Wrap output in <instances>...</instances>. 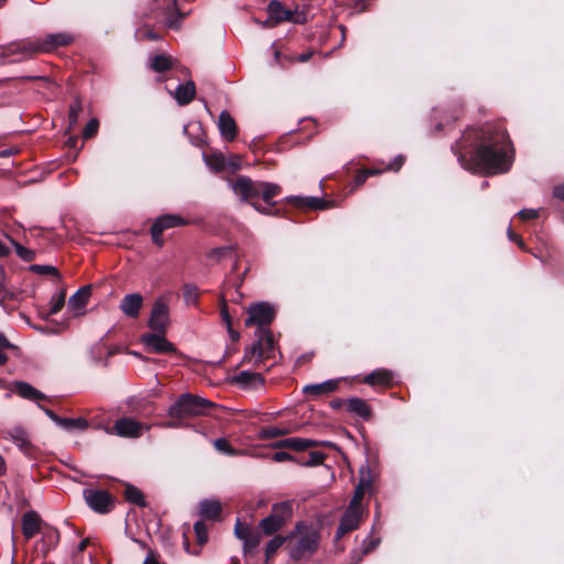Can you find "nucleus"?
Returning a JSON list of instances; mask_svg holds the SVG:
<instances>
[{
  "mask_svg": "<svg viewBox=\"0 0 564 564\" xmlns=\"http://www.w3.org/2000/svg\"><path fill=\"white\" fill-rule=\"evenodd\" d=\"M393 373L388 369H376L364 379V382L371 387H391L393 383Z\"/></svg>",
  "mask_w": 564,
  "mask_h": 564,
  "instance_id": "nucleus-22",
  "label": "nucleus"
},
{
  "mask_svg": "<svg viewBox=\"0 0 564 564\" xmlns=\"http://www.w3.org/2000/svg\"><path fill=\"white\" fill-rule=\"evenodd\" d=\"M286 200L300 209L318 210L327 207V202L317 197L290 196Z\"/></svg>",
  "mask_w": 564,
  "mask_h": 564,
  "instance_id": "nucleus-23",
  "label": "nucleus"
},
{
  "mask_svg": "<svg viewBox=\"0 0 564 564\" xmlns=\"http://www.w3.org/2000/svg\"><path fill=\"white\" fill-rule=\"evenodd\" d=\"M30 271L37 274H50L56 278H61L57 268L53 265L32 264Z\"/></svg>",
  "mask_w": 564,
  "mask_h": 564,
  "instance_id": "nucleus-49",
  "label": "nucleus"
},
{
  "mask_svg": "<svg viewBox=\"0 0 564 564\" xmlns=\"http://www.w3.org/2000/svg\"><path fill=\"white\" fill-rule=\"evenodd\" d=\"M65 296H66V292L62 291L61 293L55 294L52 297L51 307L48 308V311L46 313V317L50 316V315L57 314L64 307V305H65Z\"/></svg>",
  "mask_w": 564,
  "mask_h": 564,
  "instance_id": "nucleus-42",
  "label": "nucleus"
},
{
  "mask_svg": "<svg viewBox=\"0 0 564 564\" xmlns=\"http://www.w3.org/2000/svg\"><path fill=\"white\" fill-rule=\"evenodd\" d=\"M74 37L67 33L47 34L42 39L26 40L9 46H0L1 63H6V58L15 54L33 55L37 53H50L57 47L67 46L72 44Z\"/></svg>",
  "mask_w": 564,
  "mask_h": 564,
  "instance_id": "nucleus-6",
  "label": "nucleus"
},
{
  "mask_svg": "<svg viewBox=\"0 0 564 564\" xmlns=\"http://www.w3.org/2000/svg\"><path fill=\"white\" fill-rule=\"evenodd\" d=\"M6 349H17V346L11 344L8 338L0 333V366H3L7 364L9 357L4 352Z\"/></svg>",
  "mask_w": 564,
  "mask_h": 564,
  "instance_id": "nucleus-47",
  "label": "nucleus"
},
{
  "mask_svg": "<svg viewBox=\"0 0 564 564\" xmlns=\"http://www.w3.org/2000/svg\"><path fill=\"white\" fill-rule=\"evenodd\" d=\"M404 162H405L404 155L399 154L383 167L380 166V167L359 170L357 172V174L355 175L354 180L351 181V183L349 184V186H350L349 191L354 192L357 188H359L360 186H362L369 176H377L387 171L398 172L403 166Z\"/></svg>",
  "mask_w": 564,
  "mask_h": 564,
  "instance_id": "nucleus-11",
  "label": "nucleus"
},
{
  "mask_svg": "<svg viewBox=\"0 0 564 564\" xmlns=\"http://www.w3.org/2000/svg\"><path fill=\"white\" fill-rule=\"evenodd\" d=\"M286 433H288V431L284 429H280L276 426H267L261 430L260 437L262 440H271V438H275L279 436H283Z\"/></svg>",
  "mask_w": 564,
  "mask_h": 564,
  "instance_id": "nucleus-46",
  "label": "nucleus"
},
{
  "mask_svg": "<svg viewBox=\"0 0 564 564\" xmlns=\"http://www.w3.org/2000/svg\"><path fill=\"white\" fill-rule=\"evenodd\" d=\"M288 536L289 555L297 562L310 560L318 551L322 540L321 529L305 521H299Z\"/></svg>",
  "mask_w": 564,
  "mask_h": 564,
  "instance_id": "nucleus-5",
  "label": "nucleus"
},
{
  "mask_svg": "<svg viewBox=\"0 0 564 564\" xmlns=\"http://www.w3.org/2000/svg\"><path fill=\"white\" fill-rule=\"evenodd\" d=\"M206 164L216 172L225 169V156L221 153L204 154Z\"/></svg>",
  "mask_w": 564,
  "mask_h": 564,
  "instance_id": "nucleus-39",
  "label": "nucleus"
},
{
  "mask_svg": "<svg viewBox=\"0 0 564 564\" xmlns=\"http://www.w3.org/2000/svg\"><path fill=\"white\" fill-rule=\"evenodd\" d=\"M553 196L555 198L564 202V183L554 186V188H553Z\"/></svg>",
  "mask_w": 564,
  "mask_h": 564,
  "instance_id": "nucleus-59",
  "label": "nucleus"
},
{
  "mask_svg": "<svg viewBox=\"0 0 564 564\" xmlns=\"http://www.w3.org/2000/svg\"><path fill=\"white\" fill-rule=\"evenodd\" d=\"M234 248L231 246L214 248L209 252V258L220 260L221 258L231 254Z\"/></svg>",
  "mask_w": 564,
  "mask_h": 564,
  "instance_id": "nucleus-51",
  "label": "nucleus"
},
{
  "mask_svg": "<svg viewBox=\"0 0 564 564\" xmlns=\"http://www.w3.org/2000/svg\"><path fill=\"white\" fill-rule=\"evenodd\" d=\"M215 406L212 401L193 393H182L178 395V426L183 424L186 417L202 416L209 413Z\"/></svg>",
  "mask_w": 564,
  "mask_h": 564,
  "instance_id": "nucleus-8",
  "label": "nucleus"
},
{
  "mask_svg": "<svg viewBox=\"0 0 564 564\" xmlns=\"http://www.w3.org/2000/svg\"><path fill=\"white\" fill-rule=\"evenodd\" d=\"M220 315H221L223 321L226 323L227 328H230V325L232 324V319L229 314L228 305L224 299L221 300V304H220Z\"/></svg>",
  "mask_w": 564,
  "mask_h": 564,
  "instance_id": "nucleus-54",
  "label": "nucleus"
},
{
  "mask_svg": "<svg viewBox=\"0 0 564 564\" xmlns=\"http://www.w3.org/2000/svg\"><path fill=\"white\" fill-rule=\"evenodd\" d=\"M150 332L140 336L148 352L165 354L175 350L173 343L166 339V333L170 327L169 305L164 297H159L153 303L151 314L148 321Z\"/></svg>",
  "mask_w": 564,
  "mask_h": 564,
  "instance_id": "nucleus-4",
  "label": "nucleus"
},
{
  "mask_svg": "<svg viewBox=\"0 0 564 564\" xmlns=\"http://www.w3.org/2000/svg\"><path fill=\"white\" fill-rule=\"evenodd\" d=\"M194 533L196 539V545L192 549L188 538V532L183 531V547L188 554L198 555L202 547L208 542V528L204 520H198L194 523Z\"/></svg>",
  "mask_w": 564,
  "mask_h": 564,
  "instance_id": "nucleus-12",
  "label": "nucleus"
},
{
  "mask_svg": "<svg viewBox=\"0 0 564 564\" xmlns=\"http://www.w3.org/2000/svg\"><path fill=\"white\" fill-rule=\"evenodd\" d=\"M292 517V501L286 500L273 503L270 514L259 522V529L264 535L271 536L280 531L288 522H290Z\"/></svg>",
  "mask_w": 564,
  "mask_h": 564,
  "instance_id": "nucleus-7",
  "label": "nucleus"
},
{
  "mask_svg": "<svg viewBox=\"0 0 564 564\" xmlns=\"http://www.w3.org/2000/svg\"><path fill=\"white\" fill-rule=\"evenodd\" d=\"M173 66L172 58L166 55H156L152 58L151 67L156 73H164Z\"/></svg>",
  "mask_w": 564,
  "mask_h": 564,
  "instance_id": "nucleus-36",
  "label": "nucleus"
},
{
  "mask_svg": "<svg viewBox=\"0 0 564 564\" xmlns=\"http://www.w3.org/2000/svg\"><path fill=\"white\" fill-rule=\"evenodd\" d=\"M347 411L358 415L364 421H370L372 417V410L370 405L360 398L347 399Z\"/></svg>",
  "mask_w": 564,
  "mask_h": 564,
  "instance_id": "nucleus-25",
  "label": "nucleus"
},
{
  "mask_svg": "<svg viewBox=\"0 0 564 564\" xmlns=\"http://www.w3.org/2000/svg\"><path fill=\"white\" fill-rule=\"evenodd\" d=\"M12 438L14 444L25 456L32 459L36 458L39 449L30 442V440L26 437L25 433L22 430H17L12 434Z\"/></svg>",
  "mask_w": 564,
  "mask_h": 564,
  "instance_id": "nucleus-27",
  "label": "nucleus"
},
{
  "mask_svg": "<svg viewBox=\"0 0 564 564\" xmlns=\"http://www.w3.org/2000/svg\"><path fill=\"white\" fill-rule=\"evenodd\" d=\"M231 188L242 202L249 203L257 212L271 215V207L275 206L272 199L282 192L280 185L270 182L252 181L248 176H238Z\"/></svg>",
  "mask_w": 564,
  "mask_h": 564,
  "instance_id": "nucleus-3",
  "label": "nucleus"
},
{
  "mask_svg": "<svg viewBox=\"0 0 564 564\" xmlns=\"http://www.w3.org/2000/svg\"><path fill=\"white\" fill-rule=\"evenodd\" d=\"M143 305V297L139 293H131L123 296L120 302V310L131 318H137Z\"/></svg>",
  "mask_w": 564,
  "mask_h": 564,
  "instance_id": "nucleus-20",
  "label": "nucleus"
},
{
  "mask_svg": "<svg viewBox=\"0 0 564 564\" xmlns=\"http://www.w3.org/2000/svg\"><path fill=\"white\" fill-rule=\"evenodd\" d=\"M91 285H85L77 290L68 301V307L73 311H80L83 310L91 295Z\"/></svg>",
  "mask_w": 564,
  "mask_h": 564,
  "instance_id": "nucleus-30",
  "label": "nucleus"
},
{
  "mask_svg": "<svg viewBox=\"0 0 564 564\" xmlns=\"http://www.w3.org/2000/svg\"><path fill=\"white\" fill-rule=\"evenodd\" d=\"M214 447L218 452H220L225 455H228V456L238 455V451L235 447H232V445L230 444V442L227 438H224V437L216 438L214 441Z\"/></svg>",
  "mask_w": 564,
  "mask_h": 564,
  "instance_id": "nucleus-41",
  "label": "nucleus"
},
{
  "mask_svg": "<svg viewBox=\"0 0 564 564\" xmlns=\"http://www.w3.org/2000/svg\"><path fill=\"white\" fill-rule=\"evenodd\" d=\"M59 531L55 528L45 525L42 538L39 542V550L43 556H46L59 543Z\"/></svg>",
  "mask_w": 564,
  "mask_h": 564,
  "instance_id": "nucleus-21",
  "label": "nucleus"
},
{
  "mask_svg": "<svg viewBox=\"0 0 564 564\" xmlns=\"http://www.w3.org/2000/svg\"><path fill=\"white\" fill-rule=\"evenodd\" d=\"M223 511L221 503L218 500H203L199 503V514L205 520L217 521Z\"/></svg>",
  "mask_w": 564,
  "mask_h": 564,
  "instance_id": "nucleus-28",
  "label": "nucleus"
},
{
  "mask_svg": "<svg viewBox=\"0 0 564 564\" xmlns=\"http://www.w3.org/2000/svg\"><path fill=\"white\" fill-rule=\"evenodd\" d=\"M329 405L332 409L334 410H340L343 406H346L347 408V400L345 399H333L330 402H329Z\"/></svg>",
  "mask_w": 564,
  "mask_h": 564,
  "instance_id": "nucleus-57",
  "label": "nucleus"
},
{
  "mask_svg": "<svg viewBox=\"0 0 564 564\" xmlns=\"http://www.w3.org/2000/svg\"><path fill=\"white\" fill-rule=\"evenodd\" d=\"M339 388V380L330 379L322 383L307 384L303 388V393L311 397H319L337 391Z\"/></svg>",
  "mask_w": 564,
  "mask_h": 564,
  "instance_id": "nucleus-24",
  "label": "nucleus"
},
{
  "mask_svg": "<svg viewBox=\"0 0 564 564\" xmlns=\"http://www.w3.org/2000/svg\"><path fill=\"white\" fill-rule=\"evenodd\" d=\"M261 530H256L248 538L243 540V553L245 555L252 553L261 542Z\"/></svg>",
  "mask_w": 564,
  "mask_h": 564,
  "instance_id": "nucleus-38",
  "label": "nucleus"
},
{
  "mask_svg": "<svg viewBox=\"0 0 564 564\" xmlns=\"http://www.w3.org/2000/svg\"><path fill=\"white\" fill-rule=\"evenodd\" d=\"M218 129L221 137L229 142L238 135L237 123L227 110H223L219 115Z\"/></svg>",
  "mask_w": 564,
  "mask_h": 564,
  "instance_id": "nucleus-19",
  "label": "nucleus"
},
{
  "mask_svg": "<svg viewBox=\"0 0 564 564\" xmlns=\"http://www.w3.org/2000/svg\"><path fill=\"white\" fill-rule=\"evenodd\" d=\"M300 457L297 456H294V455H291L286 452H283V451H279V452H275L272 456V459L274 462H278V463H282V462H294L296 463V459H299Z\"/></svg>",
  "mask_w": 564,
  "mask_h": 564,
  "instance_id": "nucleus-53",
  "label": "nucleus"
},
{
  "mask_svg": "<svg viewBox=\"0 0 564 564\" xmlns=\"http://www.w3.org/2000/svg\"><path fill=\"white\" fill-rule=\"evenodd\" d=\"M327 455L323 452L318 451H311L308 453V459H304L303 457H300L296 459V464L301 466H307V467H314L319 466L324 463Z\"/></svg>",
  "mask_w": 564,
  "mask_h": 564,
  "instance_id": "nucleus-35",
  "label": "nucleus"
},
{
  "mask_svg": "<svg viewBox=\"0 0 564 564\" xmlns=\"http://www.w3.org/2000/svg\"><path fill=\"white\" fill-rule=\"evenodd\" d=\"M508 236H509L510 240L517 242L520 248H522V249L524 248V242H523L522 238L519 235H517L511 228H509V230H508Z\"/></svg>",
  "mask_w": 564,
  "mask_h": 564,
  "instance_id": "nucleus-58",
  "label": "nucleus"
},
{
  "mask_svg": "<svg viewBox=\"0 0 564 564\" xmlns=\"http://www.w3.org/2000/svg\"><path fill=\"white\" fill-rule=\"evenodd\" d=\"M510 144L506 128L499 123L486 122L480 127L466 128L452 145V152L464 170L491 176L510 170Z\"/></svg>",
  "mask_w": 564,
  "mask_h": 564,
  "instance_id": "nucleus-1",
  "label": "nucleus"
},
{
  "mask_svg": "<svg viewBox=\"0 0 564 564\" xmlns=\"http://www.w3.org/2000/svg\"><path fill=\"white\" fill-rule=\"evenodd\" d=\"M314 54L313 51H310V52H305V53H302L300 54L296 59L300 62V63H306L307 61H310V58L312 57V55Z\"/></svg>",
  "mask_w": 564,
  "mask_h": 564,
  "instance_id": "nucleus-61",
  "label": "nucleus"
},
{
  "mask_svg": "<svg viewBox=\"0 0 564 564\" xmlns=\"http://www.w3.org/2000/svg\"><path fill=\"white\" fill-rule=\"evenodd\" d=\"M83 497L88 507L96 513L106 514L115 508L113 496L104 489L86 488Z\"/></svg>",
  "mask_w": 564,
  "mask_h": 564,
  "instance_id": "nucleus-10",
  "label": "nucleus"
},
{
  "mask_svg": "<svg viewBox=\"0 0 564 564\" xmlns=\"http://www.w3.org/2000/svg\"><path fill=\"white\" fill-rule=\"evenodd\" d=\"M372 486V481L370 475L362 476L355 488L354 496L348 505V507H352L354 509L361 510V501L365 497L366 491L370 490Z\"/></svg>",
  "mask_w": 564,
  "mask_h": 564,
  "instance_id": "nucleus-29",
  "label": "nucleus"
},
{
  "mask_svg": "<svg viewBox=\"0 0 564 564\" xmlns=\"http://www.w3.org/2000/svg\"><path fill=\"white\" fill-rule=\"evenodd\" d=\"M98 128H99L98 119H96V118L90 119L84 128L83 138L84 139L93 138L97 133Z\"/></svg>",
  "mask_w": 564,
  "mask_h": 564,
  "instance_id": "nucleus-50",
  "label": "nucleus"
},
{
  "mask_svg": "<svg viewBox=\"0 0 564 564\" xmlns=\"http://www.w3.org/2000/svg\"><path fill=\"white\" fill-rule=\"evenodd\" d=\"M361 521V510L347 507L340 518L339 525L336 531V539H341L347 533L359 528Z\"/></svg>",
  "mask_w": 564,
  "mask_h": 564,
  "instance_id": "nucleus-13",
  "label": "nucleus"
},
{
  "mask_svg": "<svg viewBox=\"0 0 564 564\" xmlns=\"http://www.w3.org/2000/svg\"><path fill=\"white\" fill-rule=\"evenodd\" d=\"M143 564H160V562L155 558L153 555V552L150 551L145 560L143 561Z\"/></svg>",
  "mask_w": 564,
  "mask_h": 564,
  "instance_id": "nucleus-63",
  "label": "nucleus"
},
{
  "mask_svg": "<svg viewBox=\"0 0 564 564\" xmlns=\"http://www.w3.org/2000/svg\"><path fill=\"white\" fill-rule=\"evenodd\" d=\"M18 153V150L14 148H8L0 151V158H9L13 154Z\"/></svg>",
  "mask_w": 564,
  "mask_h": 564,
  "instance_id": "nucleus-62",
  "label": "nucleus"
},
{
  "mask_svg": "<svg viewBox=\"0 0 564 564\" xmlns=\"http://www.w3.org/2000/svg\"><path fill=\"white\" fill-rule=\"evenodd\" d=\"M176 227V215H164L159 217L151 226V236L153 242L162 247L164 240L162 234L164 230Z\"/></svg>",
  "mask_w": 564,
  "mask_h": 564,
  "instance_id": "nucleus-15",
  "label": "nucleus"
},
{
  "mask_svg": "<svg viewBox=\"0 0 564 564\" xmlns=\"http://www.w3.org/2000/svg\"><path fill=\"white\" fill-rule=\"evenodd\" d=\"M319 442L310 440V438H303V437H289L284 438L278 442H274L271 446L272 448H286L295 452H303L312 447L318 446Z\"/></svg>",
  "mask_w": 564,
  "mask_h": 564,
  "instance_id": "nucleus-16",
  "label": "nucleus"
},
{
  "mask_svg": "<svg viewBox=\"0 0 564 564\" xmlns=\"http://www.w3.org/2000/svg\"><path fill=\"white\" fill-rule=\"evenodd\" d=\"M229 336L232 341H238L240 338V334L232 328V324L230 325V328H227Z\"/></svg>",
  "mask_w": 564,
  "mask_h": 564,
  "instance_id": "nucleus-64",
  "label": "nucleus"
},
{
  "mask_svg": "<svg viewBox=\"0 0 564 564\" xmlns=\"http://www.w3.org/2000/svg\"><path fill=\"white\" fill-rule=\"evenodd\" d=\"M518 216L522 220H531L539 217V212L536 209H522L518 213Z\"/></svg>",
  "mask_w": 564,
  "mask_h": 564,
  "instance_id": "nucleus-55",
  "label": "nucleus"
},
{
  "mask_svg": "<svg viewBox=\"0 0 564 564\" xmlns=\"http://www.w3.org/2000/svg\"><path fill=\"white\" fill-rule=\"evenodd\" d=\"M58 425L68 431L85 430L88 426V422L86 419H83V417H78V419L61 417Z\"/></svg>",
  "mask_w": 564,
  "mask_h": 564,
  "instance_id": "nucleus-37",
  "label": "nucleus"
},
{
  "mask_svg": "<svg viewBox=\"0 0 564 564\" xmlns=\"http://www.w3.org/2000/svg\"><path fill=\"white\" fill-rule=\"evenodd\" d=\"M200 292L194 284L186 283L183 285V299L187 306H197L199 302Z\"/></svg>",
  "mask_w": 564,
  "mask_h": 564,
  "instance_id": "nucleus-34",
  "label": "nucleus"
},
{
  "mask_svg": "<svg viewBox=\"0 0 564 564\" xmlns=\"http://www.w3.org/2000/svg\"><path fill=\"white\" fill-rule=\"evenodd\" d=\"M137 37L139 40H151L155 41L159 39V35L149 26H143L137 31Z\"/></svg>",
  "mask_w": 564,
  "mask_h": 564,
  "instance_id": "nucleus-52",
  "label": "nucleus"
},
{
  "mask_svg": "<svg viewBox=\"0 0 564 564\" xmlns=\"http://www.w3.org/2000/svg\"><path fill=\"white\" fill-rule=\"evenodd\" d=\"M254 531L256 529L251 528L249 524L242 523L239 519L235 524V535L241 541H243Z\"/></svg>",
  "mask_w": 564,
  "mask_h": 564,
  "instance_id": "nucleus-48",
  "label": "nucleus"
},
{
  "mask_svg": "<svg viewBox=\"0 0 564 564\" xmlns=\"http://www.w3.org/2000/svg\"><path fill=\"white\" fill-rule=\"evenodd\" d=\"M378 543V540H371L367 545L364 546L362 554L367 555L372 552L377 547Z\"/></svg>",
  "mask_w": 564,
  "mask_h": 564,
  "instance_id": "nucleus-60",
  "label": "nucleus"
},
{
  "mask_svg": "<svg viewBox=\"0 0 564 564\" xmlns=\"http://www.w3.org/2000/svg\"><path fill=\"white\" fill-rule=\"evenodd\" d=\"M275 316L276 311L274 306L268 302H259L249 307L245 325L246 327L257 326L254 332L257 339L250 347L246 348L242 362H250L254 360V364L257 365L271 358V354L275 347V341L273 333L268 328V326L272 324Z\"/></svg>",
  "mask_w": 564,
  "mask_h": 564,
  "instance_id": "nucleus-2",
  "label": "nucleus"
},
{
  "mask_svg": "<svg viewBox=\"0 0 564 564\" xmlns=\"http://www.w3.org/2000/svg\"><path fill=\"white\" fill-rule=\"evenodd\" d=\"M13 391L18 395L26 400L39 401L47 399V397L44 393H42L40 390L35 389L33 386L24 381H15L13 383Z\"/></svg>",
  "mask_w": 564,
  "mask_h": 564,
  "instance_id": "nucleus-26",
  "label": "nucleus"
},
{
  "mask_svg": "<svg viewBox=\"0 0 564 564\" xmlns=\"http://www.w3.org/2000/svg\"><path fill=\"white\" fill-rule=\"evenodd\" d=\"M196 98V85L192 79L178 84V106H186Z\"/></svg>",
  "mask_w": 564,
  "mask_h": 564,
  "instance_id": "nucleus-32",
  "label": "nucleus"
},
{
  "mask_svg": "<svg viewBox=\"0 0 564 564\" xmlns=\"http://www.w3.org/2000/svg\"><path fill=\"white\" fill-rule=\"evenodd\" d=\"M11 243L14 246L17 254L25 262H31L35 259L36 253L34 250L28 249L10 238Z\"/></svg>",
  "mask_w": 564,
  "mask_h": 564,
  "instance_id": "nucleus-43",
  "label": "nucleus"
},
{
  "mask_svg": "<svg viewBox=\"0 0 564 564\" xmlns=\"http://www.w3.org/2000/svg\"><path fill=\"white\" fill-rule=\"evenodd\" d=\"M284 21L303 24L306 22V14L296 10H290L280 1L272 0L268 6V19L263 22V25L273 28Z\"/></svg>",
  "mask_w": 564,
  "mask_h": 564,
  "instance_id": "nucleus-9",
  "label": "nucleus"
},
{
  "mask_svg": "<svg viewBox=\"0 0 564 564\" xmlns=\"http://www.w3.org/2000/svg\"><path fill=\"white\" fill-rule=\"evenodd\" d=\"M115 430L120 436L138 437L142 434L143 424L131 417H122L116 422Z\"/></svg>",
  "mask_w": 564,
  "mask_h": 564,
  "instance_id": "nucleus-18",
  "label": "nucleus"
},
{
  "mask_svg": "<svg viewBox=\"0 0 564 564\" xmlns=\"http://www.w3.org/2000/svg\"><path fill=\"white\" fill-rule=\"evenodd\" d=\"M264 377L259 372L240 371L232 378V383L239 386L243 390H258L264 386Z\"/></svg>",
  "mask_w": 564,
  "mask_h": 564,
  "instance_id": "nucleus-14",
  "label": "nucleus"
},
{
  "mask_svg": "<svg viewBox=\"0 0 564 564\" xmlns=\"http://www.w3.org/2000/svg\"><path fill=\"white\" fill-rule=\"evenodd\" d=\"M82 111H83L82 100L78 97H76L75 100L69 106V111H68L69 127H74L75 124H77L79 115L82 113Z\"/></svg>",
  "mask_w": 564,
  "mask_h": 564,
  "instance_id": "nucleus-40",
  "label": "nucleus"
},
{
  "mask_svg": "<svg viewBox=\"0 0 564 564\" xmlns=\"http://www.w3.org/2000/svg\"><path fill=\"white\" fill-rule=\"evenodd\" d=\"M43 411L44 413L53 421L55 422L57 425L59 423V420H61V416H58L53 410L48 409V408H45L43 405H39Z\"/></svg>",
  "mask_w": 564,
  "mask_h": 564,
  "instance_id": "nucleus-56",
  "label": "nucleus"
},
{
  "mask_svg": "<svg viewBox=\"0 0 564 564\" xmlns=\"http://www.w3.org/2000/svg\"><path fill=\"white\" fill-rule=\"evenodd\" d=\"M290 536L274 535L265 545L264 555L265 560L270 561L273 558L278 550L285 543L289 542Z\"/></svg>",
  "mask_w": 564,
  "mask_h": 564,
  "instance_id": "nucleus-33",
  "label": "nucleus"
},
{
  "mask_svg": "<svg viewBox=\"0 0 564 564\" xmlns=\"http://www.w3.org/2000/svg\"><path fill=\"white\" fill-rule=\"evenodd\" d=\"M163 9H166L167 17H166V25L170 29L176 28V0H167L166 6L163 7Z\"/></svg>",
  "mask_w": 564,
  "mask_h": 564,
  "instance_id": "nucleus-44",
  "label": "nucleus"
},
{
  "mask_svg": "<svg viewBox=\"0 0 564 564\" xmlns=\"http://www.w3.org/2000/svg\"><path fill=\"white\" fill-rule=\"evenodd\" d=\"M462 112H463L462 108L456 109L455 113L452 115L449 118H447L445 115L441 116L440 111L435 109L434 110V119H441V121L437 122V124L435 127L436 131H442L443 130V128H444V122L443 121H445L446 123L452 122V121L454 122V121H456L459 118Z\"/></svg>",
  "mask_w": 564,
  "mask_h": 564,
  "instance_id": "nucleus-45",
  "label": "nucleus"
},
{
  "mask_svg": "<svg viewBox=\"0 0 564 564\" xmlns=\"http://www.w3.org/2000/svg\"><path fill=\"white\" fill-rule=\"evenodd\" d=\"M42 519L35 511H28L22 517L21 529L25 539L30 540L40 533L42 529Z\"/></svg>",
  "mask_w": 564,
  "mask_h": 564,
  "instance_id": "nucleus-17",
  "label": "nucleus"
},
{
  "mask_svg": "<svg viewBox=\"0 0 564 564\" xmlns=\"http://www.w3.org/2000/svg\"><path fill=\"white\" fill-rule=\"evenodd\" d=\"M123 498L127 502L135 505L140 508L148 507V502L145 500L143 492L138 487L131 484L124 485Z\"/></svg>",
  "mask_w": 564,
  "mask_h": 564,
  "instance_id": "nucleus-31",
  "label": "nucleus"
}]
</instances>
